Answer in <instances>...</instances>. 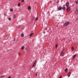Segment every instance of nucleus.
Masks as SVG:
<instances>
[{
  "mask_svg": "<svg viewBox=\"0 0 78 78\" xmlns=\"http://www.w3.org/2000/svg\"><path fill=\"white\" fill-rule=\"evenodd\" d=\"M69 23H70L69 22H67L66 23H64V26H67V25H68L69 24Z\"/></svg>",
  "mask_w": 78,
  "mask_h": 78,
  "instance_id": "f257e3e1",
  "label": "nucleus"
},
{
  "mask_svg": "<svg viewBox=\"0 0 78 78\" xmlns=\"http://www.w3.org/2000/svg\"><path fill=\"white\" fill-rule=\"evenodd\" d=\"M58 11H60V10H62V7L61 6H59L57 8Z\"/></svg>",
  "mask_w": 78,
  "mask_h": 78,
  "instance_id": "f03ea898",
  "label": "nucleus"
},
{
  "mask_svg": "<svg viewBox=\"0 0 78 78\" xmlns=\"http://www.w3.org/2000/svg\"><path fill=\"white\" fill-rule=\"evenodd\" d=\"M70 7H67V8L66 9V11H67V12H69V11H70Z\"/></svg>",
  "mask_w": 78,
  "mask_h": 78,
  "instance_id": "7ed1b4c3",
  "label": "nucleus"
},
{
  "mask_svg": "<svg viewBox=\"0 0 78 78\" xmlns=\"http://www.w3.org/2000/svg\"><path fill=\"white\" fill-rule=\"evenodd\" d=\"M66 7H68V6H69V3L68 2H67L66 3Z\"/></svg>",
  "mask_w": 78,
  "mask_h": 78,
  "instance_id": "20e7f679",
  "label": "nucleus"
},
{
  "mask_svg": "<svg viewBox=\"0 0 78 78\" xmlns=\"http://www.w3.org/2000/svg\"><path fill=\"white\" fill-rule=\"evenodd\" d=\"M76 11H75V13L76 14H78V10L77 9V8H76Z\"/></svg>",
  "mask_w": 78,
  "mask_h": 78,
  "instance_id": "39448f33",
  "label": "nucleus"
},
{
  "mask_svg": "<svg viewBox=\"0 0 78 78\" xmlns=\"http://www.w3.org/2000/svg\"><path fill=\"white\" fill-rule=\"evenodd\" d=\"M28 10H30V9H31V6H29L28 7Z\"/></svg>",
  "mask_w": 78,
  "mask_h": 78,
  "instance_id": "423d86ee",
  "label": "nucleus"
},
{
  "mask_svg": "<svg viewBox=\"0 0 78 78\" xmlns=\"http://www.w3.org/2000/svg\"><path fill=\"white\" fill-rule=\"evenodd\" d=\"M23 36H24V34H21V37H23Z\"/></svg>",
  "mask_w": 78,
  "mask_h": 78,
  "instance_id": "0eeeda50",
  "label": "nucleus"
},
{
  "mask_svg": "<svg viewBox=\"0 0 78 78\" xmlns=\"http://www.w3.org/2000/svg\"><path fill=\"white\" fill-rule=\"evenodd\" d=\"M25 48V47L24 46H23L21 48V50H23Z\"/></svg>",
  "mask_w": 78,
  "mask_h": 78,
  "instance_id": "6e6552de",
  "label": "nucleus"
},
{
  "mask_svg": "<svg viewBox=\"0 0 78 78\" xmlns=\"http://www.w3.org/2000/svg\"><path fill=\"white\" fill-rule=\"evenodd\" d=\"M64 52H62V56H64Z\"/></svg>",
  "mask_w": 78,
  "mask_h": 78,
  "instance_id": "1a4fd4ad",
  "label": "nucleus"
},
{
  "mask_svg": "<svg viewBox=\"0 0 78 78\" xmlns=\"http://www.w3.org/2000/svg\"><path fill=\"white\" fill-rule=\"evenodd\" d=\"M76 54L73 57V59H74V58H75V57L76 56Z\"/></svg>",
  "mask_w": 78,
  "mask_h": 78,
  "instance_id": "9d476101",
  "label": "nucleus"
},
{
  "mask_svg": "<svg viewBox=\"0 0 78 78\" xmlns=\"http://www.w3.org/2000/svg\"><path fill=\"white\" fill-rule=\"evenodd\" d=\"M62 9L63 10H65L66 8L65 7H64L63 8H62Z\"/></svg>",
  "mask_w": 78,
  "mask_h": 78,
  "instance_id": "9b49d317",
  "label": "nucleus"
},
{
  "mask_svg": "<svg viewBox=\"0 0 78 78\" xmlns=\"http://www.w3.org/2000/svg\"><path fill=\"white\" fill-rule=\"evenodd\" d=\"M10 11H12V12L13 11V9H10Z\"/></svg>",
  "mask_w": 78,
  "mask_h": 78,
  "instance_id": "f8f14e48",
  "label": "nucleus"
},
{
  "mask_svg": "<svg viewBox=\"0 0 78 78\" xmlns=\"http://www.w3.org/2000/svg\"><path fill=\"white\" fill-rule=\"evenodd\" d=\"M33 35V33H32L31 34H30V37H31V36H32V35Z\"/></svg>",
  "mask_w": 78,
  "mask_h": 78,
  "instance_id": "ddd939ff",
  "label": "nucleus"
},
{
  "mask_svg": "<svg viewBox=\"0 0 78 78\" xmlns=\"http://www.w3.org/2000/svg\"><path fill=\"white\" fill-rule=\"evenodd\" d=\"M75 3L76 4H78V1H75Z\"/></svg>",
  "mask_w": 78,
  "mask_h": 78,
  "instance_id": "4468645a",
  "label": "nucleus"
},
{
  "mask_svg": "<svg viewBox=\"0 0 78 78\" xmlns=\"http://www.w3.org/2000/svg\"><path fill=\"white\" fill-rule=\"evenodd\" d=\"M36 64V61H35L34 64V65L35 66V65Z\"/></svg>",
  "mask_w": 78,
  "mask_h": 78,
  "instance_id": "2eb2a0df",
  "label": "nucleus"
},
{
  "mask_svg": "<svg viewBox=\"0 0 78 78\" xmlns=\"http://www.w3.org/2000/svg\"><path fill=\"white\" fill-rule=\"evenodd\" d=\"M36 64V61H35L34 64V65L35 66V65Z\"/></svg>",
  "mask_w": 78,
  "mask_h": 78,
  "instance_id": "dca6fc26",
  "label": "nucleus"
},
{
  "mask_svg": "<svg viewBox=\"0 0 78 78\" xmlns=\"http://www.w3.org/2000/svg\"><path fill=\"white\" fill-rule=\"evenodd\" d=\"M36 64V61H35L34 64V65L35 66V65Z\"/></svg>",
  "mask_w": 78,
  "mask_h": 78,
  "instance_id": "f3484780",
  "label": "nucleus"
},
{
  "mask_svg": "<svg viewBox=\"0 0 78 78\" xmlns=\"http://www.w3.org/2000/svg\"><path fill=\"white\" fill-rule=\"evenodd\" d=\"M20 3H19L18 4V6H20Z\"/></svg>",
  "mask_w": 78,
  "mask_h": 78,
  "instance_id": "a211bd4d",
  "label": "nucleus"
},
{
  "mask_svg": "<svg viewBox=\"0 0 78 78\" xmlns=\"http://www.w3.org/2000/svg\"><path fill=\"white\" fill-rule=\"evenodd\" d=\"M13 19H15V18H16V16L14 15V16H13Z\"/></svg>",
  "mask_w": 78,
  "mask_h": 78,
  "instance_id": "6ab92c4d",
  "label": "nucleus"
},
{
  "mask_svg": "<svg viewBox=\"0 0 78 78\" xmlns=\"http://www.w3.org/2000/svg\"><path fill=\"white\" fill-rule=\"evenodd\" d=\"M35 19V17H34L32 19V20H34Z\"/></svg>",
  "mask_w": 78,
  "mask_h": 78,
  "instance_id": "aec40b11",
  "label": "nucleus"
},
{
  "mask_svg": "<svg viewBox=\"0 0 78 78\" xmlns=\"http://www.w3.org/2000/svg\"><path fill=\"white\" fill-rule=\"evenodd\" d=\"M58 47V44H56L55 45V48H57Z\"/></svg>",
  "mask_w": 78,
  "mask_h": 78,
  "instance_id": "412c9836",
  "label": "nucleus"
},
{
  "mask_svg": "<svg viewBox=\"0 0 78 78\" xmlns=\"http://www.w3.org/2000/svg\"><path fill=\"white\" fill-rule=\"evenodd\" d=\"M67 70H68V69L67 68H66L65 69V72H67Z\"/></svg>",
  "mask_w": 78,
  "mask_h": 78,
  "instance_id": "4be33fe9",
  "label": "nucleus"
},
{
  "mask_svg": "<svg viewBox=\"0 0 78 78\" xmlns=\"http://www.w3.org/2000/svg\"><path fill=\"white\" fill-rule=\"evenodd\" d=\"M67 76H68V77H70V75L69 74H68L67 75Z\"/></svg>",
  "mask_w": 78,
  "mask_h": 78,
  "instance_id": "5701e85b",
  "label": "nucleus"
},
{
  "mask_svg": "<svg viewBox=\"0 0 78 78\" xmlns=\"http://www.w3.org/2000/svg\"><path fill=\"white\" fill-rule=\"evenodd\" d=\"M38 20V18H36L35 19V20Z\"/></svg>",
  "mask_w": 78,
  "mask_h": 78,
  "instance_id": "b1692460",
  "label": "nucleus"
},
{
  "mask_svg": "<svg viewBox=\"0 0 78 78\" xmlns=\"http://www.w3.org/2000/svg\"><path fill=\"white\" fill-rule=\"evenodd\" d=\"M9 20H11V19L10 18H9Z\"/></svg>",
  "mask_w": 78,
  "mask_h": 78,
  "instance_id": "393cba45",
  "label": "nucleus"
},
{
  "mask_svg": "<svg viewBox=\"0 0 78 78\" xmlns=\"http://www.w3.org/2000/svg\"><path fill=\"white\" fill-rule=\"evenodd\" d=\"M18 54L19 55H20H20H21V54H20V53L19 52L18 53Z\"/></svg>",
  "mask_w": 78,
  "mask_h": 78,
  "instance_id": "a878e982",
  "label": "nucleus"
},
{
  "mask_svg": "<svg viewBox=\"0 0 78 78\" xmlns=\"http://www.w3.org/2000/svg\"><path fill=\"white\" fill-rule=\"evenodd\" d=\"M21 2H24V0H22Z\"/></svg>",
  "mask_w": 78,
  "mask_h": 78,
  "instance_id": "bb28decb",
  "label": "nucleus"
},
{
  "mask_svg": "<svg viewBox=\"0 0 78 78\" xmlns=\"http://www.w3.org/2000/svg\"><path fill=\"white\" fill-rule=\"evenodd\" d=\"M34 65L33 64V66H32V67H34Z\"/></svg>",
  "mask_w": 78,
  "mask_h": 78,
  "instance_id": "cd10ccee",
  "label": "nucleus"
},
{
  "mask_svg": "<svg viewBox=\"0 0 78 78\" xmlns=\"http://www.w3.org/2000/svg\"><path fill=\"white\" fill-rule=\"evenodd\" d=\"M8 78H11V76H9Z\"/></svg>",
  "mask_w": 78,
  "mask_h": 78,
  "instance_id": "c85d7f7f",
  "label": "nucleus"
},
{
  "mask_svg": "<svg viewBox=\"0 0 78 78\" xmlns=\"http://www.w3.org/2000/svg\"><path fill=\"white\" fill-rule=\"evenodd\" d=\"M45 30H47V28H45Z\"/></svg>",
  "mask_w": 78,
  "mask_h": 78,
  "instance_id": "c756f323",
  "label": "nucleus"
},
{
  "mask_svg": "<svg viewBox=\"0 0 78 78\" xmlns=\"http://www.w3.org/2000/svg\"><path fill=\"white\" fill-rule=\"evenodd\" d=\"M69 74H71V72H69Z\"/></svg>",
  "mask_w": 78,
  "mask_h": 78,
  "instance_id": "7c9ffc66",
  "label": "nucleus"
},
{
  "mask_svg": "<svg viewBox=\"0 0 78 78\" xmlns=\"http://www.w3.org/2000/svg\"><path fill=\"white\" fill-rule=\"evenodd\" d=\"M15 40H16V38L14 39V41H15Z\"/></svg>",
  "mask_w": 78,
  "mask_h": 78,
  "instance_id": "2f4dec72",
  "label": "nucleus"
},
{
  "mask_svg": "<svg viewBox=\"0 0 78 78\" xmlns=\"http://www.w3.org/2000/svg\"><path fill=\"white\" fill-rule=\"evenodd\" d=\"M4 16H6V14L4 13Z\"/></svg>",
  "mask_w": 78,
  "mask_h": 78,
  "instance_id": "473e14b6",
  "label": "nucleus"
},
{
  "mask_svg": "<svg viewBox=\"0 0 78 78\" xmlns=\"http://www.w3.org/2000/svg\"><path fill=\"white\" fill-rule=\"evenodd\" d=\"M62 78V76H60L59 78Z\"/></svg>",
  "mask_w": 78,
  "mask_h": 78,
  "instance_id": "72a5a7b5",
  "label": "nucleus"
},
{
  "mask_svg": "<svg viewBox=\"0 0 78 78\" xmlns=\"http://www.w3.org/2000/svg\"><path fill=\"white\" fill-rule=\"evenodd\" d=\"M72 50H73V48H72Z\"/></svg>",
  "mask_w": 78,
  "mask_h": 78,
  "instance_id": "f704fd0d",
  "label": "nucleus"
},
{
  "mask_svg": "<svg viewBox=\"0 0 78 78\" xmlns=\"http://www.w3.org/2000/svg\"><path fill=\"white\" fill-rule=\"evenodd\" d=\"M37 74H36V76H37Z\"/></svg>",
  "mask_w": 78,
  "mask_h": 78,
  "instance_id": "c9c22d12",
  "label": "nucleus"
},
{
  "mask_svg": "<svg viewBox=\"0 0 78 78\" xmlns=\"http://www.w3.org/2000/svg\"><path fill=\"white\" fill-rule=\"evenodd\" d=\"M3 76H2V77H3Z\"/></svg>",
  "mask_w": 78,
  "mask_h": 78,
  "instance_id": "e433bc0d",
  "label": "nucleus"
},
{
  "mask_svg": "<svg viewBox=\"0 0 78 78\" xmlns=\"http://www.w3.org/2000/svg\"><path fill=\"white\" fill-rule=\"evenodd\" d=\"M45 32H44V34H45Z\"/></svg>",
  "mask_w": 78,
  "mask_h": 78,
  "instance_id": "4c0bfd02",
  "label": "nucleus"
},
{
  "mask_svg": "<svg viewBox=\"0 0 78 78\" xmlns=\"http://www.w3.org/2000/svg\"><path fill=\"white\" fill-rule=\"evenodd\" d=\"M19 1L20 0H19Z\"/></svg>",
  "mask_w": 78,
  "mask_h": 78,
  "instance_id": "58836bf2",
  "label": "nucleus"
}]
</instances>
